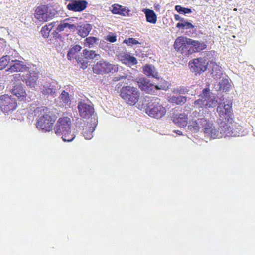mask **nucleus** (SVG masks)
Masks as SVG:
<instances>
[{"mask_svg":"<svg viewBox=\"0 0 255 255\" xmlns=\"http://www.w3.org/2000/svg\"><path fill=\"white\" fill-rule=\"evenodd\" d=\"M40 113L37 119L36 128L43 132H49L52 129L53 125L55 121V115L45 107H38L35 113Z\"/></svg>","mask_w":255,"mask_h":255,"instance_id":"1","label":"nucleus"},{"mask_svg":"<svg viewBox=\"0 0 255 255\" xmlns=\"http://www.w3.org/2000/svg\"><path fill=\"white\" fill-rule=\"evenodd\" d=\"M54 131L57 136H62L64 142H71L75 137L74 134L71 132V121L68 117H61L58 120Z\"/></svg>","mask_w":255,"mask_h":255,"instance_id":"2","label":"nucleus"},{"mask_svg":"<svg viewBox=\"0 0 255 255\" xmlns=\"http://www.w3.org/2000/svg\"><path fill=\"white\" fill-rule=\"evenodd\" d=\"M143 105L146 107V113L151 117L159 119L163 117L166 110L160 103V100L156 97L145 99Z\"/></svg>","mask_w":255,"mask_h":255,"instance_id":"3","label":"nucleus"},{"mask_svg":"<svg viewBox=\"0 0 255 255\" xmlns=\"http://www.w3.org/2000/svg\"><path fill=\"white\" fill-rule=\"evenodd\" d=\"M199 97L194 103L197 108H212L216 106L219 102L216 96L208 88H204Z\"/></svg>","mask_w":255,"mask_h":255,"instance_id":"4","label":"nucleus"},{"mask_svg":"<svg viewBox=\"0 0 255 255\" xmlns=\"http://www.w3.org/2000/svg\"><path fill=\"white\" fill-rule=\"evenodd\" d=\"M120 96L128 104L134 105L138 101L140 93L138 89L133 86H124L120 90Z\"/></svg>","mask_w":255,"mask_h":255,"instance_id":"5","label":"nucleus"},{"mask_svg":"<svg viewBox=\"0 0 255 255\" xmlns=\"http://www.w3.org/2000/svg\"><path fill=\"white\" fill-rule=\"evenodd\" d=\"M10 78L13 82L11 93L13 95L16 96L20 101L23 100L26 98L27 94L23 85L20 83V74L12 75Z\"/></svg>","mask_w":255,"mask_h":255,"instance_id":"6","label":"nucleus"},{"mask_svg":"<svg viewBox=\"0 0 255 255\" xmlns=\"http://www.w3.org/2000/svg\"><path fill=\"white\" fill-rule=\"evenodd\" d=\"M90 122L84 121L81 122V126L79 128L82 130V134L86 139H91L93 137V132L95 129L98 124V119L95 117H92L90 120Z\"/></svg>","mask_w":255,"mask_h":255,"instance_id":"7","label":"nucleus"},{"mask_svg":"<svg viewBox=\"0 0 255 255\" xmlns=\"http://www.w3.org/2000/svg\"><path fill=\"white\" fill-rule=\"evenodd\" d=\"M12 56L11 58L9 68L6 70V72H18L27 71L28 67L23 61L19 60L20 56L18 53L14 50H12Z\"/></svg>","mask_w":255,"mask_h":255,"instance_id":"8","label":"nucleus"},{"mask_svg":"<svg viewBox=\"0 0 255 255\" xmlns=\"http://www.w3.org/2000/svg\"><path fill=\"white\" fill-rule=\"evenodd\" d=\"M93 72L97 74H104L119 71L117 65H113L103 60L97 62L93 67Z\"/></svg>","mask_w":255,"mask_h":255,"instance_id":"9","label":"nucleus"},{"mask_svg":"<svg viewBox=\"0 0 255 255\" xmlns=\"http://www.w3.org/2000/svg\"><path fill=\"white\" fill-rule=\"evenodd\" d=\"M223 100L221 98L220 99V101L217 104L218 105L217 108V112L221 120H225L229 122L230 120H232L233 115L232 103L228 102V103L225 104L224 102H222Z\"/></svg>","mask_w":255,"mask_h":255,"instance_id":"10","label":"nucleus"},{"mask_svg":"<svg viewBox=\"0 0 255 255\" xmlns=\"http://www.w3.org/2000/svg\"><path fill=\"white\" fill-rule=\"evenodd\" d=\"M17 102L12 96L3 95L0 96V107L4 113L9 114L15 110Z\"/></svg>","mask_w":255,"mask_h":255,"instance_id":"11","label":"nucleus"},{"mask_svg":"<svg viewBox=\"0 0 255 255\" xmlns=\"http://www.w3.org/2000/svg\"><path fill=\"white\" fill-rule=\"evenodd\" d=\"M56 11L48 6L43 5L38 6L35 13V17L40 21H47L54 16Z\"/></svg>","mask_w":255,"mask_h":255,"instance_id":"12","label":"nucleus"},{"mask_svg":"<svg viewBox=\"0 0 255 255\" xmlns=\"http://www.w3.org/2000/svg\"><path fill=\"white\" fill-rule=\"evenodd\" d=\"M80 116L84 119H88V121L93 117H97L94 114V109L92 104H87L82 102H79L78 105Z\"/></svg>","mask_w":255,"mask_h":255,"instance_id":"13","label":"nucleus"},{"mask_svg":"<svg viewBox=\"0 0 255 255\" xmlns=\"http://www.w3.org/2000/svg\"><path fill=\"white\" fill-rule=\"evenodd\" d=\"M209 61L207 62L204 58H198L190 62L189 66L191 71L198 73L206 70L207 67H209Z\"/></svg>","mask_w":255,"mask_h":255,"instance_id":"14","label":"nucleus"},{"mask_svg":"<svg viewBox=\"0 0 255 255\" xmlns=\"http://www.w3.org/2000/svg\"><path fill=\"white\" fill-rule=\"evenodd\" d=\"M202 123L204 125L201 127L202 130L206 136L210 137L213 139L220 138L221 136V132H218V129L216 128L212 123L205 122L202 120Z\"/></svg>","mask_w":255,"mask_h":255,"instance_id":"15","label":"nucleus"},{"mask_svg":"<svg viewBox=\"0 0 255 255\" xmlns=\"http://www.w3.org/2000/svg\"><path fill=\"white\" fill-rule=\"evenodd\" d=\"M60 86L56 81H53L51 83H46L41 88V91L42 94L47 97L51 96L54 97L56 92L60 89Z\"/></svg>","mask_w":255,"mask_h":255,"instance_id":"16","label":"nucleus"},{"mask_svg":"<svg viewBox=\"0 0 255 255\" xmlns=\"http://www.w3.org/2000/svg\"><path fill=\"white\" fill-rule=\"evenodd\" d=\"M218 132H221V136L223 137H236L239 136L240 133L235 130H233L231 127L224 121H222L218 128Z\"/></svg>","mask_w":255,"mask_h":255,"instance_id":"17","label":"nucleus"},{"mask_svg":"<svg viewBox=\"0 0 255 255\" xmlns=\"http://www.w3.org/2000/svg\"><path fill=\"white\" fill-rule=\"evenodd\" d=\"M188 40L189 38L183 36L178 37L174 43V48L182 54L185 53V55H188Z\"/></svg>","mask_w":255,"mask_h":255,"instance_id":"18","label":"nucleus"},{"mask_svg":"<svg viewBox=\"0 0 255 255\" xmlns=\"http://www.w3.org/2000/svg\"><path fill=\"white\" fill-rule=\"evenodd\" d=\"M139 87L141 90L149 94H153L156 92L155 86L151 83L148 79L141 78L137 82Z\"/></svg>","mask_w":255,"mask_h":255,"instance_id":"19","label":"nucleus"},{"mask_svg":"<svg viewBox=\"0 0 255 255\" xmlns=\"http://www.w3.org/2000/svg\"><path fill=\"white\" fill-rule=\"evenodd\" d=\"M206 48V44L204 42L194 40L189 38L188 54L192 52H199Z\"/></svg>","mask_w":255,"mask_h":255,"instance_id":"20","label":"nucleus"},{"mask_svg":"<svg viewBox=\"0 0 255 255\" xmlns=\"http://www.w3.org/2000/svg\"><path fill=\"white\" fill-rule=\"evenodd\" d=\"M87 2L86 0H72L67 5V9L73 11L80 12L84 10L87 7Z\"/></svg>","mask_w":255,"mask_h":255,"instance_id":"21","label":"nucleus"},{"mask_svg":"<svg viewBox=\"0 0 255 255\" xmlns=\"http://www.w3.org/2000/svg\"><path fill=\"white\" fill-rule=\"evenodd\" d=\"M118 59L123 63L130 67L137 64V60L135 57L125 53H120L118 55Z\"/></svg>","mask_w":255,"mask_h":255,"instance_id":"22","label":"nucleus"},{"mask_svg":"<svg viewBox=\"0 0 255 255\" xmlns=\"http://www.w3.org/2000/svg\"><path fill=\"white\" fill-rule=\"evenodd\" d=\"M38 78V72L30 70L29 72L27 78L26 79L27 86L34 88L37 85V80Z\"/></svg>","mask_w":255,"mask_h":255,"instance_id":"23","label":"nucleus"},{"mask_svg":"<svg viewBox=\"0 0 255 255\" xmlns=\"http://www.w3.org/2000/svg\"><path fill=\"white\" fill-rule=\"evenodd\" d=\"M209 67L212 68V76L214 79H220L223 74L221 67L216 63L210 61H209Z\"/></svg>","mask_w":255,"mask_h":255,"instance_id":"24","label":"nucleus"},{"mask_svg":"<svg viewBox=\"0 0 255 255\" xmlns=\"http://www.w3.org/2000/svg\"><path fill=\"white\" fill-rule=\"evenodd\" d=\"M202 109H198L197 110H195L191 113L190 116L192 117V118H196L197 119V122H198L200 123V125L201 127L204 125L202 123V120H205V122H208L207 119L205 118V116L204 115L205 110L203 108Z\"/></svg>","mask_w":255,"mask_h":255,"instance_id":"25","label":"nucleus"},{"mask_svg":"<svg viewBox=\"0 0 255 255\" xmlns=\"http://www.w3.org/2000/svg\"><path fill=\"white\" fill-rule=\"evenodd\" d=\"M92 29V26L91 24L88 23L82 24L77 26V33L81 37L84 38L89 34Z\"/></svg>","mask_w":255,"mask_h":255,"instance_id":"26","label":"nucleus"},{"mask_svg":"<svg viewBox=\"0 0 255 255\" xmlns=\"http://www.w3.org/2000/svg\"><path fill=\"white\" fill-rule=\"evenodd\" d=\"M144 73L148 77H152L159 79L158 73L155 67L152 65H146L143 67Z\"/></svg>","mask_w":255,"mask_h":255,"instance_id":"27","label":"nucleus"},{"mask_svg":"<svg viewBox=\"0 0 255 255\" xmlns=\"http://www.w3.org/2000/svg\"><path fill=\"white\" fill-rule=\"evenodd\" d=\"M187 115L185 113L180 114L174 118L173 122L180 127H185L187 124Z\"/></svg>","mask_w":255,"mask_h":255,"instance_id":"28","label":"nucleus"},{"mask_svg":"<svg viewBox=\"0 0 255 255\" xmlns=\"http://www.w3.org/2000/svg\"><path fill=\"white\" fill-rule=\"evenodd\" d=\"M142 12L145 15L146 21L150 23L155 24L157 21V16L154 11L149 9L144 8Z\"/></svg>","mask_w":255,"mask_h":255,"instance_id":"29","label":"nucleus"},{"mask_svg":"<svg viewBox=\"0 0 255 255\" xmlns=\"http://www.w3.org/2000/svg\"><path fill=\"white\" fill-rule=\"evenodd\" d=\"M12 50L10 51L7 54L3 56L0 59V67L1 70L4 69L6 67L9 66L11 58L12 56Z\"/></svg>","mask_w":255,"mask_h":255,"instance_id":"30","label":"nucleus"},{"mask_svg":"<svg viewBox=\"0 0 255 255\" xmlns=\"http://www.w3.org/2000/svg\"><path fill=\"white\" fill-rule=\"evenodd\" d=\"M82 54L85 59L88 60H98L100 57V54L95 51L87 49L83 50Z\"/></svg>","mask_w":255,"mask_h":255,"instance_id":"31","label":"nucleus"},{"mask_svg":"<svg viewBox=\"0 0 255 255\" xmlns=\"http://www.w3.org/2000/svg\"><path fill=\"white\" fill-rule=\"evenodd\" d=\"M81 49V46L79 45H75L71 48L68 51L67 54L68 59L70 60H71L73 58H75L76 59L78 57L76 56V54L80 51Z\"/></svg>","mask_w":255,"mask_h":255,"instance_id":"32","label":"nucleus"},{"mask_svg":"<svg viewBox=\"0 0 255 255\" xmlns=\"http://www.w3.org/2000/svg\"><path fill=\"white\" fill-rule=\"evenodd\" d=\"M98 40L99 39L95 37L90 36L87 37L84 40V46L89 48H94L96 46Z\"/></svg>","mask_w":255,"mask_h":255,"instance_id":"33","label":"nucleus"},{"mask_svg":"<svg viewBox=\"0 0 255 255\" xmlns=\"http://www.w3.org/2000/svg\"><path fill=\"white\" fill-rule=\"evenodd\" d=\"M170 101L177 105H183L187 101V97L184 96H172L170 98Z\"/></svg>","mask_w":255,"mask_h":255,"instance_id":"34","label":"nucleus"},{"mask_svg":"<svg viewBox=\"0 0 255 255\" xmlns=\"http://www.w3.org/2000/svg\"><path fill=\"white\" fill-rule=\"evenodd\" d=\"M201 128V126L196 120L189 122L188 126V129L193 132H197Z\"/></svg>","mask_w":255,"mask_h":255,"instance_id":"35","label":"nucleus"},{"mask_svg":"<svg viewBox=\"0 0 255 255\" xmlns=\"http://www.w3.org/2000/svg\"><path fill=\"white\" fill-rule=\"evenodd\" d=\"M219 89L223 91H228L230 88L231 84L227 78H223L219 82Z\"/></svg>","mask_w":255,"mask_h":255,"instance_id":"36","label":"nucleus"},{"mask_svg":"<svg viewBox=\"0 0 255 255\" xmlns=\"http://www.w3.org/2000/svg\"><path fill=\"white\" fill-rule=\"evenodd\" d=\"M60 98L62 102L67 105H69L71 103V98L69 94L65 91H63L60 95Z\"/></svg>","mask_w":255,"mask_h":255,"instance_id":"37","label":"nucleus"},{"mask_svg":"<svg viewBox=\"0 0 255 255\" xmlns=\"http://www.w3.org/2000/svg\"><path fill=\"white\" fill-rule=\"evenodd\" d=\"M189 89L184 86H180L172 90V92L176 94H185L189 92Z\"/></svg>","mask_w":255,"mask_h":255,"instance_id":"38","label":"nucleus"},{"mask_svg":"<svg viewBox=\"0 0 255 255\" xmlns=\"http://www.w3.org/2000/svg\"><path fill=\"white\" fill-rule=\"evenodd\" d=\"M176 27L182 29H191L193 28L194 26L191 23L185 21L184 20L183 22H179L176 24Z\"/></svg>","mask_w":255,"mask_h":255,"instance_id":"39","label":"nucleus"},{"mask_svg":"<svg viewBox=\"0 0 255 255\" xmlns=\"http://www.w3.org/2000/svg\"><path fill=\"white\" fill-rule=\"evenodd\" d=\"M155 86L156 87V91L157 90H166L168 87V83L161 78L160 83Z\"/></svg>","mask_w":255,"mask_h":255,"instance_id":"40","label":"nucleus"},{"mask_svg":"<svg viewBox=\"0 0 255 255\" xmlns=\"http://www.w3.org/2000/svg\"><path fill=\"white\" fill-rule=\"evenodd\" d=\"M76 61L78 64L81 65L80 67L82 69H85L88 67L89 62L88 59H85L84 57H78L76 58Z\"/></svg>","mask_w":255,"mask_h":255,"instance_id":"41","label":"nucleus"},{"mask_svg":"<svg viewBox=\"0 0 255 255\" xmlns=\"http://www.w3.org/2000/svg\"><path fill=\"white\" fill-rule=\"evenodd\" d=\"M70 20V19L67 18L65 19L64 21H61L56 28L57 31L58 32H61L63 31L65 28H68L69 23H68L67 21Z\"/></svg>","mask_w":255,"mask_h":255,"instance_id":"42","label":"nucleus"},{"mask_svg":"<svg viewBox=\"0 0 255 255\" xmlns=\"http://www.w3.org/2000/svg\"><path fill=\"white\" fill-rule=\"evenodd\" d=\"M175 10L181 14H189L192 13L190 8L182 7L180 5H176L175 7Z\"/></svg>","mask_w":255,"mask_h":255,"instance_id":"43","label":"nucleus"},{"mask_svg":"<svg viewBox=\"0 0 255 255\" xmlns=\"http://www.w3.org/2000/svg\"><path fill=\"white\" fill-rule=\"evenodd\" d=\"M112 12L113 14H118L120 15H123L124 16H125V13H123L122 10V6L119 5L118 4H115L113 5L112 6Z\"/></svg>","mask_w":255,"mask_h":255,"instance_id":"44","label":"nucleus"},{"mask_svg":"<svg viewBox=\"0 0 255 255\" xmlns=\"http://www.w3.org/2000/svg\"><path fill=\"white\" fill-rule=\"evenodd\" d=\"M124 43L126 44L128 46H132L133 45H136L139 44V42L133 38H129L126 39L124 40Z\"/></svg>","mask_w":255,"mask_h":255,"instance_id":"45","label":"nucleus"},{"mask_svg":"<svg viewBox=\"0 0 255 255\" xmlns=\"http://www.w3.org/2000/svg\"><path fill=\"white\" fill-rule=\"evenodd\" d=\"M55 22H52L48 24V25H46L43 27L41 30V32L45 33L47 32V34H49V33L52 30V28L55 26Z\"/></svg>","mask_w":255,"mask_h":255,"instance_id":"46","label":"nucleus"},{"mask_svg":"<svg viewBox=\"0 0 255 255\" xmlns=\"http://www.w3.org/2000/svg\"><path fill=\"white\" fill-rule=\"evenodd\" d=\"M127 77H128L127 75H120V74H118L114 77L113 81H114L115 82L118 81L120 80H122L123 79H126Z\"/></svg>","mask_w":255,"mask_h":255,"instance_id":"47","label":"nucleus"},{"mask_svg":"<svg viewBox=\"0 0 255 255\" xmlns=\"http://www.w3.org/2000/svg\"><path fill=\"white\" fill-rule=\"evenodd\" d=\"M106 40L111 43L116 41L117 37L115 35H108L106 37Z\"/></svg>","mask_w":255,"mask_h":255,"instance_id":"48","label":"nucleus"},{"mask_svg":"<svg viewBox=\"0 0 255 255\" xmlns=\"http://www.w3.org/2000/svg\"><path fill=\"white\" fill-rule=\"evenodd\" d=\"M108 43L104 41H101L100 44V47L105 50H107L108 48L107 46Z\"/></svg>","mask_w":255,"mask_h":255,"instance_id":"49","label":"nucleus"},{"mask_svg":"<svg viewBox=\"0 0 255 255\" xmlns=\"http://www.w3.org/2000/svg\"><path fill=\"white\" fill-rule=\"evenodd\" d=\"M68 28L71 31H74L75 30H77V26L75 24L69 23Z\"/></svg>","mask_w":255,"mask_h":255,"instance_id":"50","label":"nucleus"},{"mask_svg":"<svg viewBox=\"0 0 255 255\" xmlns=\"http://www.w3.org/2000/svg\"><path fill=\"white\" fill-rule=\"evenodd\" d=\"M174 18L176 21H181L182 22H183L185 20L183 18H181L179 15L177 14L174 15Z\"/></svg>","mask_w":255,"mask_h":255,"instance_id":"51","label":"nucleus"},{"mask_svg":"<svg viewBox=\"0 0 255 255\" xmlns=\"http://www.w3.org/2000/svg\"><path fill=\"white\" fill-rule=\"evenodd\" d=\"M122 10L123 13H125V15L128 14V12L129 11L128 10H127L125 8H122Z\"/></svg>","mask_w":255,"mask_h":255,"instance_id":"52","label":"nucleus"},{"mask_svg":"<svg viewBox=\"0 0 255 255\" xmlns=\"http://www.w3.org/2000/svg\"><path fill=\"white\" fill-rule=\"evenodd\" d=\"M174 132L175 133H176L179 135H182V132L181 131H180V130H175Z\"/></svg>","mask_w":255,"mask_h":255,"instance_id":"53","label":"nucleus"},{"mask_svg":"<svg viewBox=\"0 0 255 255\" xmlns=\"http://www.w3.org/2000/svg\"><path fill=\"white\" fill-rule=\"evenodd\" d=\"M127 75L128 76V73H125V72H123L122 74H120V75Z\"/></svg>","mask_w":255,"mask_h":255,"instance_id":"54","label":"nucleus"},{"mask_svg":"<svg viewBox=\"0 0 255 255\" xmlns=\"http://www.w3.org/2000/svg\"><path fill=\"white\" fill-rule=\"evenodd\" d=\"M0 70H2L0 67Z\"/></svg>","mask_w":255,"mask_h":255,"instance_id":"55","label":"nucleus"}]
</instances>
